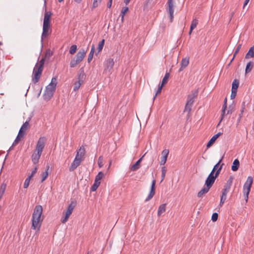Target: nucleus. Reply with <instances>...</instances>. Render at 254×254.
Listing matches in <instances>:
<instances>
[{"label": "nucleus", "instance_id": "obj_7", "mask_svg": "<svg viewBox=\"0 0 254 254\" xmlns=\"http://www.w3.org/2000/svg\"><path fill=\"white\" fill-rule=\"evenodd\" d=\"M56 86H52L50 84L46 86L44 94V98L45 100L48 101L52 98L56 90Z\"/></svg>", "mask_w": 254, "mask_h": 254}, {"label": "nucleus", "instance_id": "obj_52", "mask_svg": "<svg viewBox=\"0 0 254 254\" xmlns=\"http://www.w3.org/2000/svg\"><path fill=\"white\" fill-rule=\"evenodd\" d=\"M167 157L165 156H162L161 158V161H160V165H164L165 164L167 161Z\"/></svg>", "mask_w": 254, "mask_h": 254}, {"label": "nucleus", "instance_id": "obj_19", "mask_svg": "<svg viewBox=\"0 0 254 254\" xmlns=\"http://www.w3.org/2000/svg\"><path fill=\"white\" fill-rule=\"evenodd\" d=\"M227 98H225V100H224V104L223 105V106H222V114H221V120H220V122L223 119L225 115V113H226V108H227Z\"/></svg>", "mask_w": 254, "mask_h": 254}, {"label": "nucleus", "instance_id": "obj_50", "mask_svg": "<svg viewBox=\"0 0 254 254\" xmlns=\"http://www.w3.org/2000/svg\"><path fill=\"white\" fill-rule=\"evenodd\" d=\"M226 199V197L222 196V195L221 196L220 202V204H219V205L220 206H222L223 205V204H224Z\"/></svg>", "mask_w": 254, "mask_h": 254}, {"label": "nucleus", "instance_id": "obj_36", "mask_svg": "<svg viewBox=\"0 0 254 254\" xmlns=\"http://www.w3.org/2000/svg\"><path fill=\"white\" fill-rule=\"evenodd\" d=\"M79 63L77 62V61L75 58H74V59L71 60V62L70 63V66L71 67H74Z\"/></svg>", "mask_w": 254, "mask_h": 254}, {"label": "nucleus", "instance_id": "obj_40", "mask_svg": "<svg viewBox=\"0 0 254 254\" xmlns=\"http://www.w3.org/2000/svg\"><path fill=\"white\" fill-rule=\"evenodd\" d=\"M31 179V178L29 177L26 179L23 185L24 188L26 189L28 187Z\"/></svg>", "mask_w": 254, "mask_h": 254}, {"label": "nucleus", "instance_id": "obj_2", "mask_svg": "<svg viewBox=\"0 0 254 254\" xmlns=\"http://www.w3.org/2000/svg\"><path fill=\"white\" fill-rule=\"evenodd\" d=\"M46 139L45 137H41L36 144V149L32 155V161L34 164L38 163L44 148Z\"/></svg>", "mask_w": 254, "mask_h": 254}, {"label": "nucleus", "instance_id": "obj_46", "mask_svg": "<svg viewBox=\"0 0 254 254\" xmlns=\"http://www.w3.org/2000/svg\"><path fill=\"white\" fill-rule=\"evenodd\" d=\"M241 46H242V44H239L237 47V48H236V49L235 50V51L234 52V56H233V59L235 58V57L236 56V55L239 53L240 50L241 48Z\"/></svg>", "mask_w": 254, "mask_h": 254}, {"label": "nucleus", "instance_id": "obj_38", "mask_svg": "<svg viewBox=\"0 0 254 254\" xmlns=\"http://www.w3.org/2000/svg\"><path fill=\"white\" fill-rule=\"evenodd\" d=\"M77 46L75 45H72L69 49V53L71 55H73L76 51Z\"/></svg>", "mask_w": 254, "mask_h": 254}, {"label": "nucleus", "instance_id": "obj_30", "mask_svg": "<svg viewBox=\"0 0 254 254\" xmlns=\"http://www.w3.org/2000/svg\"><path fill=\"white\" fill-rule=\"evenodd\" d=\"M239 81L237 79H235L232 83V89L233 90H234L237 91L239 86Z\"/></svg>", "mask_w": 254, "mask_h": 254}, {"label": "nucleus", "instance_id": "obj_34", "mask_svg": "<svg viewBox=\"0 0 254 254\" xmlns=\"http://www.w3.org/2000/svg\"><path fill=\"white\" fill-rule=\"evenodd\" d=\"M104 176V173L102 172H100L98 173V175L96 176L95 181L100 182V181L102 179Z\"/></svg>", "mask_w": 254, "mask_h": 254}, {"label": "nucleus", "instance_id": "obj_51", "mask_svg": "<svg viewBox=\"0 0 254 254\" xmlns=\"http://www.w3.org/2000/svg\"><path fill=\"white\" fill-rule=\"evenodd\" d=\"M169 151L168 149H164L162 152V156H165L168 157V155L169 154Z\"/></svg>", "mask_w": 254, "mask_h": 254}, {"label": "nucleus", "instance_id": "obj_5", "mask_svg": "<svg viewBox=\"0 0 254 254\" xmlns=\"http://www.w3.org/2000/svg\"><path fill=\"white\" fill-rule=\"evenodd\" d=\"M198 92L194 91L193 93L190 94L188 96V100L185 106L184 112H188L190 113L191 109V107L194 101V99L197 97Z\"/></svg>", "mask_w": 254, "mask_h": 254}, {"label": "nucleus", "instance_id": "obj_54", "mask_svg": "<svg viewBox=\"0 0 254 254\" xmlns=\"http://www.w3.org/2000/svg\"><path fill=\"white\" fill-rule=\"evenodd\" d=\"M37 171V167H35L34 168V169L33 170V171H32L31 175L29 177H30L31 178H32L35 175V174H36Z\"/></svg>", "mask_w": 254, "mask_h": 254}, {"label": "nucleus", "instance_id": "obj_61", "mask_svg": "<svg viewBox=\"0 0 254 254\" xmlns=\"http://www.w3.org/2000/svg\"><path fill=\"white\" fill-rule=\"evenodd\" d=\"M99 2L98 0H94L93 3V7H97L98 5V3Z\"/></svg>", "mask_w": 254, "mask_h": 254}, {"label": "nucleus", "instance_id": "obj_25", "mask_svg": "<svg viewBox=\"0 0 254 254\" xmlns=\"http://www.w3.org/2000/svg\"><path fill=\"white\" fill-rule=\"evenodd\" d=\"M53 53L51 52L50 49H48L46 51V53L44 56H43L41 59L44 60V64L45 63V61L46 59H49L50 57L52 56Z\"/></svg>", "mask_w": 254, "mask_h": 254}, {"label": "nucleus", "instance_id": "obj_35", "mask_svg": "<svg viewBox=\"0 0 254 254\" xmlns=\"http://www.w3.org/2000/svg\"><path fill=\"white\" fill-rule=\"evenodd\" d=\"M222 160V158H221L219 160V161L214 166V167H213L212 170L211 171V173H212V174H214L215 171H217L218 170V169L219 168V166L220 163L221 162Z\"/></svg>", "mask_w": 254, "mask_h": 254}, {"label": "nucleus", "instance_id": "obj_17", "mask_svg": "<svg viewBox=\"0 0 254 254\" xmlns=\"http://www.w3.org/2000/svg\"><path fill=\"white\" fill-rule=\"evenodd\" d=\"M85 152V150L84 147H80L79 150L77 151L75 158H77L78 160L81 161L82 157L84 155Z\"/></svg>", "mask_w": 254, "mask_h": 254}, {"label": "nucleus", "instance_id": "obj_15", "mask_svg": "<svg viewBox=\"0 0 254 254\" xmlns=\"http://www.w3.org/2000/svg\"><path fill=\"white\" fill-rule=\"evenodd\" d=\"M144 154L138 161H137L133 165H132L130 168L131 171H135L138 170L140 166V163L142 160V158L145 156Z\"/></svg>", "mask_w": 254, "mask_h": 254}, {"label": "nucleus", "instance_id": "obj_23", "mask_svg": "<svg viewBox=\"0 0 254 254\" xmlns=\"http://www.w3.org/2000/svg\"><path fill=\"white\" fill-rule=\"evenodd\" d=\"M6 187V184L5 183H3L0 186V201L1 200L3 194L4 193Z\"/></svg>", "mask_w": 254, "mask_h": 254}, {"label": "nucleus", "instance_id": "obj_60", "mask_svg": "<svg viewBox=\"0 0 254 254\" xmlns=\"http://www.w3.org/2000/svg\"><path fill=\"white\" fill-rule=\"evenodd\" d=\"M231 185H230L229 184H227V183H226L225 185L224 186V188L223 189L229 190L230 188H231Z\"/></svg>", "mask_w": 254, "mask_h": 254}, {"label": "nucleus", "instance_id": "obj_1", "mask_svg": "<svg viewBox=\"0 0 254 254\" xmlns=\"http://www.w3.org/2000/svg\"><path fill=\"white\" fill-rule=\"evenodd\" d=\"M43 212V208L41 205H36L32 214L31 229L39 230L41 226L43 219H41V215Z\"/></svg>", "mask_w": 254, "mask_h": 254}, {"label": "nucleus", "instance_id": "obj_10", "mask_svg": "<svg viewBox=\"0 0 254 254\" xmlns=\"http://www.w3.org/2000/svg\"><path fill=\"white\" fill-rule=\"evenodd\" d=\"M170 17V21L172 22L174 17V4L172 0H168V9Z\"/></svg>", "mask_w": 254, "mask_h": 254}, {"label": "nucleus", "instance_id": "obj_49", "mask_svg": "<svg viewBox=\"0 0 254 254\" xmlns=\"http://www.w3.org/2000/svg\"><path fill=\"white\" fill-rule=\"evenodd\" d=\"M98 164L100 168L102 167L103 165V158L102 156H100L98 161Z\"/></svg>", "mask_w": 254, "mask_h": 254}, {"label": "nucleus", "instance_id": "obj_22", "mask_svg": "<svg viewBox=\"0 0 254 254\" xmlns=\"http://www.w3.org/2000/svg\"><path fill=\"white\" fill-rule=\"evenodd\" d=\"M254 57V46L252 47L249 50L248 52L247 53L245 58L249 59L251 58Z\"/></svg>", "mask_w": 254, "mask_h": 254}, {"label": "nucleus", "instance_id": "obj_6", "mask_svg": "<svg viewBox=\"0 0 254 254\" xmlns=\"http://www.w3.org/2000/svg\"><path fill=\"white\" fill-rule=\"evenodd\" d=\"M253 183V178L249 176L248 177L247 181L245 183L243 187L244 195L245 196L246 201H248L249 194L251 190V188Z\"/></svg>", "mask_w": 254, "mask_h": 254}, {"label": "nucleus", "instance_id": "obj_39", "mask_svg": "<svg viewBox=\"0 0 254 254\" xmlns=\"http://www.w3.org/2000/svg\"><path fill=\"white\" fill-rule=\"evenodd\" d=\"M82 82V81L79 80L77 82H76L74 83V88H73L74 91H76L79 88Z\"/></svg>", "mask_w": 254, "mask_h": 254}, {"label": "nucleus", "instance_id": "obj_27", "mask_svg": "<svg viewBox=\"0 0 254 254\" xmlns=\"http://www.w3.org/2000/svg\"><path fill=\"white\" fill-rule=\"evenodd\" d=\"M46 168V170L45 172H43L42 174H41L42 177L41 182H44L47 179L48 176V170L50 168V166L48 165L47 166Z\"/></svg>", "mask_w": 254, "mask_h": 254}, {"label": "nucleus", "instance_id": "obj_55", "mask_svg": "<svg viewBox=\"0 0 254 254\" xmlns=\"http://www.w3.org/2000/svg\"><path fill=\"white\" fill-rule=\"evenodd\" d=\"M236 94H237V91L236 90H233L232 89V92H231V98L232 99H234L235 98L236 96Z\"/></svg>", "mask_w": 254, "mask_h": 254}, {"label": "nucleus", "instance_id": "obj_47", "mask_svg": "<svg viewBox=\"0 0 254 254\" xmlns=\"http://www.w3.org/2000/svg\"><path fill=\"white\" fill-rule=\"evenodd\" d=\"M218 215L217 213L215 212V213H213L212 217H211V220L213 222L216 221L218 219Z\"/></svg>", "mask_w": 254, "mask_h": 254}, {"label": "nucleus", "instance_id": "obj_9", "mask_svg": "<svg viewBox=\"0 0 254 254\" xmlns=\"http://www.w3.org/2000/svg\"><path fill=\"white\" fill-rule=\"evenodd\" d=\"M155 184H156V180H153L152 182L151 186V189L149 192V194H148V196L145 200L146 202L149 201L150 200L153 196L155 195Z\"/></svg>", "mask_w": 254, "mask_h": 254}, {"label": "nucleus", "instance_id": "obj_53", "mask_svg": "<svg viewBox=\"0 0 254 254\" xmlns=\"http://www.w3.org/2000/svg\"><path fill=\"white\" fill-rule=\"evenodd\" d=\"M25 131L23 129H22V128H20L19 131V132H18V135L19 136H20L21 137H23L24 134H25Z\"/></svg>", "mask_w": 254, "mask_h": 254}, {"label": "nucleus", "instance_id": "obj_48", "mask_svg": "<svg viewBox=\"0 0 254 254\" xmlns=\"http://www.w3.org/2000/svg\"><path fill=\"white\" fill-rule=\"evenodd\" d=\"M128 11V8L127 6L123 7L121 11V15H125L126 13Z\"/></svg>", "mask_w": 254, "mask_h": 254}, {"label": "nucleus", "instance_id": "obj_29", "mask_svg": "<svg viewBox=\"0 0 254 254\" xmlns=\"http://www.w3.org/2000/svg\"><path fill=\"white\" fill-rule=\"evenodd\" d=\"M52 14V13L51 11H47L46 10L44 13V20L50 21Z\"/></svg>", "mask_w": 254, "mask_h": 254}, {"label": "nucleus", "instance_id": "obj_26", "mask_svg": "<svg viewBox=\"0 0 254 254\" xmlns=\"http://www.w3.org/2000/svg\"><path fill=\"white\" fill-rule=\"evenodd\" d=\"M94 52H95V46L94 45H92L91 48L90 52L88 55V59H87L88 62L89 63L92 61Z\"/></svg>", "mask_w": 254, "mask_h": 254}, {"label": "nucleus", "instance_id": "obj_8", "mask_svg": "<svg viewBox=\"0 0 254 254\" xmlns=\"http://www.w3.org/2000/svg\"><path fill=\"white\" fill-rule=\"evenodd\" d=\"M75 203L72 201L68 206L67 209L65 212L64 217L62 219L61 221L63 223H65L68 220L69 217L71 214L74 207Z\"/></svg>", "mask_w": 254, "mask_h": 254}, {"label": "nucleus", "instance_id": "obj_4", "mask_svg": "<svg viewBox=\"0 0 254 254\" xmlns=\"http://www.w3.org/2000/svg\"><path fill=\"white\" fill-rule=\"evenodd\" d=\"M223 165V164H222L221 165V166L219 167V168L215 172V175H214L212 173H210L209 174V175H208V176L207 178V179L205 181V185L206 187H207L208 188L210 189L211 188V187L212 186L216 179L219 176V175L221 172V170H222Z\"/></svg>", "mask_w": 254, "mask_h": 254}, {"label": "nucleus", "instance_id": "obj_32", "mask_svg": "<svg viewBox=\"0 0 254 254\" xmlns=\"http://www.w3.org/2000/svg\"><path fill=\"white\" fill-rule=\"evenodd\" d=\"M104 43H105L104 39H103L99 42L98 46V48H97L98 53H100L103 49Z\"/></svg>", "mask_w": 254, "mask_h": 254}, {"label": "nucleus", "instance_id": "obj_33", "mask_svg": "<svg viewBox=\"0 0 254 254\" xmlns=\"http://www.w3.org/2000/svg\"><path fill=\"white\" fill-rule=\"evenodd\" d=\"M100 184V182H97V181H95L94 184L92 185V186L91 188V190L93 191L96 190L99 186Z\"/></svg>", "mask_w": 254, "mask_h": 254}, {"label": "nucleus", "instance_id": "obj_21", "mask_svg": "<svg viewBox=\"0 0 254 254\" xmlns=\"http://www.w3.org/2000/svg\"><path fill=\"white\" fill-rule=\"evenodd\" d=\"M166 206V203L162 204L159 206L158 209V213H157V215L158 216H160L163 213L165 212Z\"/></svg>", "mask_w": 254, "mask_h": 254}, {"label": "nucleus", "instance_id": "obj_37", "mask_svg": "<svg viewBox=\"0 0 254 254\" xmlns=\"http://www.w3.org/2000/svg\"><path fill=\"white\" fill-rule=\"evenodd\" d=\"M197 24H198L197 20L196 19H193L191 22L190 28H191V30H193L196 27Z\"/></svg>", "mask_w": 254, "mask_h": 254}, {"label": "nucleus", "instance_id": "obj_45", "mask_svg": "<svg viewBox=\"0 0 254 254\" xmlns=\"http://www.w3.org/2000/svg\"><path fill=\"white\" fill-rule=\"evenodd\" d=\"M57 78L56 77H53L50 85H51L52 86H56L57 85Z\"/></svg>", "mask_w": 254, "mask_h": 254}, {"label": "nucleus", "instance_id": "obj_13", "mask_svg": "<svg viewBox=\"0 0 254 254\" xmlns=\"http://www.w3.org/2000/svg\"><path fill=\"white\" fill-rule=\"evenodd\" d=\"M86 51L83 49H81L78 52L76 55L75 59L77 61V62L80 63L83 60L86 55Z\"/></svg>", "mask_w": 254, "mask_h": 254}, {"label": "nucleus", "instance_id": "obj_28", "mask_svg": "<svg viewBox=\"0 0 254 254\" xmlns=\"http://www.w3.org/2000/svg\"><path fill=\"white\" fill-rule=\"evenodd\" d=\"M254 66V64L252 62H249L246 67L245 72L246 73L250 72Z\"/></svg>", "mask_w": 254, "mask_h": 254}, {"label": "nucleus", "instance_id": "obj_18", "mask_svg": "<svg viewBox=\"0 0 254 254\" xmlns=\"http://www.w3.org/2000/svg\"><path fill=\"white\" fill-rule=\"evenodd\" d=\"M80 161L78 160V159L76 158H74V161L71 163L69 170L70 171H74L81 163Z\"/></svg>", "mask_w": 254, "mask_h": 254}, {"label": "nucleus", "instance_id": "obj_56", "mask_svg": "<svg viewBox=\"0 0 254 254\" xmlns=\"http://www.w3.org/2000/svg\"><path fill=\"white\" fill-rule=\"evenodd\" d=\"M234 178L233 176H230L228 180L227 181L226 183L229 184L232 186Z\"/></svg>", "mask_w": 254, "mask_h": 254}, {"label": "nucleus", "instance_id": "obj_59", "mask_svg": "<svg viewBox=\"0 0 254 254\" xmlns=\"http://www.w3.org/2000/svg\"><path fill=\"white\" fill-rule=\"evenodd\" d=\"M233 112V107H232L231 106L229 107L228 110L227 111V113H225V115H228L231 114Z\"/></svg>", "mask_w": 254, "mask_h": 254}, {"label": "nucleus", "instance_id": "obj_41", "mask_svg": "<svg viewBox=\"0 0 254 254\" xmlns=\"http://www.w3.org/2000/svg\"><path fill=\"white\" fill-rule=\"evenodd\" d=\"M161 172H162V174H161L162 179H161V182H162L165 177V175H166V173L167 172V170H166L165 167H162Z\"/></svg>", "mask_w": 254, "mask_h": 254}, {"label": "nucleus", "instance_id": "obj_3", "mask_svg": "<svg viewBox=\"0 0 254 254\" xmlns=\"http://www.w3.org/2000/svg\"><path fill=\"white\" fill-rule=\"evenodd\" d=\"M44 60L41 59L39 62H38L35 65L33 71L32 81L33 83H37L42 73V71L44 68Z\"/></svg>", "mask_w": 254, "mask_h": 254}, {"label": "nucleus", "instance_id": "obj_44", "mask_svg": "<svg viewBox=\"0 0 254 254\" xmlns=\"http://www.w3.org/2000/svg\"><path fill=\"white\" fill-rule=\"evenodd\" d=\"M162 87H163V86H162L161 85H159L158 89H157L155 96L153 97V100H154L155 99L157 95L161 93Z\"/></svg>", "mask_w": 254, "mask_h": 254}, {"label": "nucleus", "instance_id": "obj_57", "mask_svg": "<svg viewBox=\"0 0 254 254\" xmlns=\"http://www.w3.org/2000/svg\"><path fill=\"white\" fill-rule=\"evenodd\" d=\"M43 26H46V27H50V21H44V20Z\"/></svg>", "mask_w": 254, "mask_h": 254}, {"label": "nucleus", "instance_id": "obj_42", "mask_svg": "<svg viewBox=\"0 0 254 254\" xmlns=\"http://www.w3.org/2000/svg\"><path fill=\"white\" fill-rule=\"evenodd\" d=\"M21 138L22 137L17 135V137H16L14 141V142L12 144V146L10 147V149H11L12 148L13 146L17 144L20 141Z\"/></svg>", "mask_w": 254, "mask_h": 254}, {"label": "nucleus", "instance_id": "obj_43", "mask_svg": "<svg viewBox=\"0 0 254 254\" xmlns=\"http://www.w3.org/2000/svg\"><path fill=\"white\" fill-rule=\"evenodd\" d=\"M29 126V122L28 121H26L22 125V127H21V128L26 131L28 129Z\"/></svg>", "mask_w": 254, "mask_h": 254}, {"label": "nucleus", "instance_id": "obj_64", "mask_svg": "<svg viewBox=\"0 0 254 254\" xmlns=\"http://www.w3.org/2000/svg\"><path fill=\"white\" fill-rule=\"evenodd\" d=\"M249 0H245L244 3L243 8H244L245 7V6L248 3Z\"/></svg>", "mask_w": 254, "mask_h": 254}, {"label": "nucleus", "instance_id": "obj_20", "mask_svg": "<svg viewBox=\"0 0 254 254\" xmlns=\"http://www.w3.org/2000/svg\"><path fill=\"white\" fill-rule=\"evenodd\" d=\"M240 166V162L238 159H235L233 162V165L231 167V169L233 171H236L238 170Z\"/></svg>", "mask_w": 254, "mask_h": 254}, {"label": "nucleus", "instance_id": "obj_62", "mask_svg": "<svg viewBox=\"0 0 254 254\" xmlns=\"http://www.w3.org/2000/svg\"><path fill=\"white\" fill-rule=\"evenodd\" d=\"M245 108V102H243L242 103V108H241V114H243L244 110Z\"/></svg>", "mask_w": 254, "mask_h": 254}, {"label": "nucleus", "instance_id": "obj_12", "mask_svg": "<svg viewBox=\"0 0 254 254\" xmlns=\"http://www.w3.org/2000/svg\"><path fill=\"white\" fill-rule=\"evenodd\" d=\"M51 33V30H50V27L43 26V32L41 35V42H43V40L50 35Z\"/></svg>", "mask_w": 254, "mask_h": 254}, {"label": "nucleus", "instance_id": "obj_14", "mask_svg": "<svg viewBox=\"0 0 254 254\" xmlns=\"http://www.w3.org/2000/svg\"><path fill=\"white\" fill-rule=\"evenodd\" d=\"M189 64V58H183L180 63L181 67L179 69V72H181L184 70Z\"/></svg>", "mask_w": 254, "mask_h": 254}, {"label": "nucleus", "instance_id": "obj_63", "mask_svg": "<svg viewBox=\"0 0 254 254\" xmlns=\"http://www.w3.org/2000/svg\"><path fill=\"white\" fill-rule=\"evenodd\" d=\"M112 3V0H109V1L107 4V6L108 8H110L111 7Z\"/></svg>", "mask_w": 254, "mask_h": 254}, {"label": "nucleus", "instance_id": "obj_24", "mask_svg": "<svg viewBox=\"0 0 254 254\" xmlns=\"http://www.w3.org/2000/svg\"><path fill=\"white\" fill-rule=\"evenodd\" d=\"M209 189H210V188H208L206 186L205 187H204V188L201 189L198 192L197 197H201L204 194L206 193L207 192H208Z\"/></svg>", "mask_w": 254, "mask_h": 254}, {"label": "nucleus", "instance_id": "obj_16", "mask_svg": "<svg viewBox=\"0 0 254 254\" xmlns=\"http://www.w3.org/2000/svg\"><path fill=\"white\" fill-rule=\"evenodd\" d=\"M222 134V132H219L217 134H215L210 139L209 142L207 144V148H209L214 143L215 140Z\"/></svg>", "mask_w": 254, "mask_h": 254}, {"label": "nucleus", "instance_id": "obj_58", "mask_svg": "<svg viewBox=\"0 0 254 254\" xmlns=\"http://www.w3.org/2000/svg\"><path fill=\"white\" fill-rule=\"evenodd\" d=\"M229 190H225V189H223L222 190V192L221 195L226 197L227 194L229 192Z\"/></svg>", "mask_w": 254, "mask_h": 254}, {"label": "nucleus", "instance_id": "obj_11", "mask_svg": "<svg viewBox=\"0 0 254 254\" xmlns=\"http://www.w3.org/2000/svg\"><path fill=\"white\" fill-rule=\"evenodd\" d=\"M114 65V61L113 59L109 58L107 59L105 62V70L110 72L113 68Z\"/></svg>", "mask_w": 254, "mask_h": 254}, {"label": "nucleus", "instance_id": "obj_31", "mask_svg": "<svg viewBox=\"0 0 254 254\" xmlns=\"http://www.w3.org/2000/svg\"><path fill=\"white\" fill-rule=\"evenodd\" d=\"M169 76H170V74L168 72H167L164 77H163V79H162V83H161V85L162 86H164L168 81V80L169 79Z\"/></svg>", "mask_w": 254, "mask_h": 254}]
</instances>
